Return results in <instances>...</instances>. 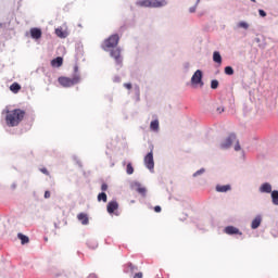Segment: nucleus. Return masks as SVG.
<instances>
[{
    "label": "nucleus",
    "instance_id": "nucleus-5",
    "mask_svg": "<svg viewBox=\"0 0 278 278\" xmlns=\"http://www.w3.org/2000/svg\"><path fill=\"white\" fill-rule=\"evenodd\" d=\"M118 40H121V37L117 34L111 35L103 45L104 51H108V49H114L118 45Z\"/></svg>",
    "mask_w": 278,
    "mask_h": 278
},
{
    "label": "nucleus",
    "instance_id": "nucleus-13",
    "mask_svg": "<svg viewBox=\"0 0 278 278\" xmlns=\"http://www.w3.org/2000/svg\"><path fill=\"white\" fill-rule=\"evenodd\" d=\"M30 36L35 40H38V39L42 38V30H40L39 28H31Z\"/></svg>",
    "mask_w": 278,
    "mask_h": 278
},
{
    "label": "nucleus",
    "instance_id": "nucleus-38",
    "mask_svg": "<svg viewBox=\"0 0 278 278\" xmlns=\"http://www.w3.org/2000/svg\"><path fill=\"white\" fill-rule=\"evenodd\" d=\"M217 112H218L219 114H223V112H225V108H224V106L217 108Z\"/></svg>",
    "mask_w": 278,
    "mask_h": 278
},
{
    "label": "nucleus",
    "instance_id": "nucleus-29",
    "mask_svg": "<svg viewBox=\"0 0 278 278\" xmlns=\"http://www.w3.org/2000/svg\"><path fill=\"white\" fill-rule=\"evenodd\" d=\"M211 88L213 90H216V88H218V80L214 79L211 81Z\"/></svg>",
    "mask_w": 278,
    "mask_h": 278
},
{
    "label": "nucleus",
    "instance_id": "nucleus-3",
    "mask_svg": "<svg viewBox=\"0 0 278 278\" xmlns=\"http://www.w3.org/2000/svg\"><path fill=\"white\" fill-rule=\"evenodd\" d=\"M139 8H165L168 5L166 0H139L137 1Z\"/></svg>",
    "mask_w": 278,
    "mask_h": 278
},
{
    "label": "nucleus",
    "instance_id": "nucleus-44",
    "mask_svg": "<svg viewBox=\"0 0 278 278\" xmlns=\"http://www.w3.org/2000/svg\"><path fill=\"white\" fill-rule=\"evenodd\" d=\"M199 3H201V0H197V5H199Z\"/></svg>",
    "mask_w": 278,
    "mask_h": 278
},
{
    "label": "nucleus",
    "instance_id": "nucleus-20",
    "mask_svg": "<svg viewBox=\"0 0 278 278\" xmlns=\"http://www.w3.org/2000/svg\"><path fill=\"white\" fill-rule=\"evenodd\" d=\"M18 240H21V244H28L29 242V237L23 235V233H17Z\"/></svg>",
    "mask_w": 278,
    "mask_h": 278
},
{
    "label": "nucleus",
    "instance_id": "nucleus-7",
    "mask_svg": "<svg viewBox=\"0 0 278 278\" xmlns=\"http://www.w3.org/2000/svg\"><path fill=\"white\" fill-rule=\"evenodd\" d=\"M191 85L192 86H200L203 88L204 83H203V72L201 70H197L194 74L191 77Z\"/></svg>",
    "mask_w": 278,
    "mask_h": 278
},
{
    "label": "nucleus",
    "instance_id": "nucleus-32",
    "mask_svg": "<svg viewBox=\"0 0 278 278\" xmlns=\"http://www.w3.org/2000/svg\"><path fill=\"white\" fill-rule=\"evenodd\" d=\"M258 14H260V16H262V18L266 17V11H264L262 9L258 10Z\"/></svg>",
    "mask_w": 278,
    "mask_h": 278
},
{
    "label": "nucleus",
    "instance_id": "nucleus-45",
    "mask_svg": "<svg viewBox=\"0 0 278 278\" xmlns=\"http://www.w3.org/2000/svg\"><path fill=\"white\" fill-rule=\"evenodd\" d=\"M251 1H252V3H255L256 0H251Z\"/></svg>",
    "mask_w": 278,
    "mask_h": 278
},
{
    "label": "nucleus",
    "instance_id": "nucleus-17",
    "mask_svg": "<svg viewBox=\"0 0 278 278\" xmlns=\"http://www.w3.org/2000/svg\"><path fill=\"white\" fill-rule=\"evenodd\" d=\"M77 218L81 223V225H88L89 223L88 215L86 213L78 214Z\"/></svg>",
    "mask_w": 278,
    "mask_h": 278
},
{
    "label": "nucleus",
    "instance_id": "nucleus-16",
    "mask_svg": "<svg viewBox=\"0 0 278 278\" xmlns=\"http://www.w3.org/2000/svg\"><path fill=\"white\" fill-rule=\"evenodd\" d=\"M216 192H229L231 185H217L215 188Z\"/></svg>",
    "mask_w": 278,
    "mask_h": 278
},
{
    "label": "nucleus",
    "instance_id": "nucleus-1",
    "mask_svg": "<svg viewBox=\"0 0 278 278\" xmlns=\"http://www.w3.org/2000/svg\"><path fill=\"white\" fill-rule=\"evenodd\" d=\"M23 118H25V111L21 109L9 111L5 116L7 125L9 127H16Z\"/></svg>",
    "mask_w": 278,
    "mask_h": 278
},
{
    "label": "nucleus",
    "instance_id": "nucleus-18",
    "mask_svg": "<svg viewBox=\"0 0 278 278\" xmlns=\"http://www.w3.org/2000/svg\"><path fill=\"white\" fill-rule=\"evenodd\" d=\"M55 34L59 38H67L68 37V33L66 30L62 29L61 27L55 29Z\"/></svg>",
    "mask_w": 278,
    "mask_h": 278
},
{
    "label": "nucleus",
    "instance_id": "nucleus-37",
    "mask_svg": "<svg viewBox=\"0 0 278 278\" xmlns=\"http://www.w3.org/2000/svg\"><path fill=\"white\" fill-rule=\"evenodd\" d=\"M124 87H126L127 90H131V83L124 84Z\"/></svg>",
    "mask_w": 278,
    "mask_h": 278
},
{
    "label": "nucleus",
    "instance_id": "nucleus-36",
    "mask_svg": "<svg viewBox=\"0 0 278 278\" xmlns=\"http://www.w3.org/2000/svg\"><path fill=\"white\" fill-rule=\"evenodd\" d=\"M132 278H142V273L139 271L132 276Z\"/></svg>",
    "mask_w": 278,
    "mask_h": 278
},
{
    "label": "nucleus",
    "instance_id": "nucleus-8",
    "mask_svg": "<svg viewBox=\"0 0 278 278\" xmlns=\"http://www.w3.org/2000/svg\"><path fill=\"white\" fill-rule=\"evenodd\" d=\"M143 163L146 168L150 170V173H153L155 168V161L153 160V150H151L143 159Z\"/></svg>",
    "mask_w": 278,
    "mask_h": 278
},
{
    "label": "nucleus",
    "instance_id": "nucleus-21",
    "mask_svg": "<svg viewBox=\"0 0 278 278\" xmlns=\"http://www.w3.org/2000/svg\"><path fill=\"white\" fill-rule=\"evenodd\" d=\"M249 27H251V25H249L248 22H244V21H240L238 24H237V29H249Z\"/></svg>",
    "mask_w": 278,
    "mask_h": 278
},
{
    "label": "nucleus",
    "instance_id": "nucleus-10",
    "mask_svg": "<svg viewBox=\"0 0 278 278\" xmlns=\"http://www.w3.org/2000/svg\"><path fill=\"white\" fill-rule=\"evenodd\" d=\"M130 186L132 190H136L139 194H142V197L147 194V188L142 187L139 181H132Z\"/></svg>",
    "mask_w": 278,
    "mask_h": 278
},
{
    "label": "nucleus",
    "instance_id": "nucleus-14",
    "mask_svg": "<svg viewBox=\"0 0 278 278\" xmlns=\"http://www.w3.org/2000/svg\"><path fill=\"white\" fill-rule=\"evenodd\" d=\"M262 225V215H256L251 223V229H257Z\"/></svg>",
    "mask_w": 278,
    "mask_h": 278
},
{
    "label": "nucleus",
    "instance_id": "nucleus-12",
    "mask_svg": "<svg viewBox=\"0 0 278 278\" xmlns=\"http://www.w3.org/2000/svg\"><path fill=\"white\" fill-rule=\"evenodd\" d=\"M116 210H118V202L116 201H111L108 203L106 205V211L110 213V214H114V212H116Z\"/></svg>",
    "mask_w": 278,
    "mask_h": 278
},
{
    "label": "nucleus",
    "instance_id": "nucleus-15",
    "mask_svg": "<svg viewBox=\"0 0 278 278\" xmlns=\"http://www.w3.org/2000/svg\"><path fill=\"white\" fill-rule=\"evenodd\" d=\"M63 62H64V59H62L61 56H58L51 61V66H53V68H60Z\"/></svg>",
    "mask_w": 278,
    "mask_h": 278
},
{
    "label": "nucleus",
    "instance_id": "nucleus-42",
    "mask_svg": "<svg viewBox=\"0 0 278 278\" xmlns=\"http://www.w3.org/2000/svg\"><path fill=\"white\" fill-rule=\"evenodd\" d=\"M88 278H98V277H97V275L91 274V275L88 276Z\"/></svg>",
    "mask_w": 278,
    "mask_h": 278
},
{
    "label": "nucleus",
    "instance_id": "nucleus-22",
    "mask_svg": "<svg viewBox=\"0 0 278 278\" xmlns=\"http://www.w3.org/2000/svg\"><path fill=\"white\" fill-rule=\"evenodd\" d=\"M150 129L152 131H157L160 129V122L157 119H154L150 124Z\"/></svg>",
    "mask_w": 278,
    "mask_h": 278
},
{
    "label": "nucleus",
    "instance_id": "nucleus-4",
    "mask_svg": "<svg viewBox=\"0 0 278 278\" xmlns=\"http://www.w3.org/2000/svg\"><path fill=\"white\" fill-rule=\"evenodd\" d=\"M79 81H81V76H79V74H75L73 78L59 77V84H61L63 88H71L73 86H77Z\"/></svg>",
    "mask_w": 278,
    "mask_h": 278
},
{
    "label": "nucleus",
    "instance_id": "nucleus-23",
    "mask_svg": "<svg viewBox=\"0 0 278 278\" xmlns=\"http://www.w3.org/2000/svg\"><path fill=\"white\" fill-rule=\"evenodd\" d=\"M273 205H278V190H274L270 193Z\"/></svg>",
    "mask_w": 278,
    "mask_h": 278
},
{
    "label": "nucleus",
    "instance_id": "nucleus-2",
    "mask_svg": "<svg viewBox=\"0 0 278 278\" xmlns=\"http://www.w3.org/2000/svg\"><path fill=\"white\" fill-rule=\"evenodd\" d=\"M235 142L233 150L235 151H242V148L240 147V141H238V138L235 134H230L228 137L223 139L219 143V149L223 151H227V149H231V144Z\"/></svg>",
    "mask_w": 278,
    "mask_h": 278
},
{
    "label": "nucleus",
    "instance_id": "nucleus-9",
    "mask_svg": "<svg viewBox=\"0 0 278 278\" xmlns=\"http://www.w3.org/2000/svg\"><path fill=\"white\" fill-rule=\"evenodd\" d=\"M258 192L261 194H270L273 192V185L270 182H264L260 186Z\"/></svg>",
    "mask_w": 278,
    "mask_h": 278
},
{
    "label": "nucleus",
    "instance_id": "nucleus-28",
    "mask_svg": "<svg viewBox=\"0 0 278 278\" xmlns=\"http://www.w3.org/2000/svg\"><path fill=\"white\" fill-rule=\"evenodd\" d=\"M224 72H225V75H233V67L226 66Z\"/></svg>",
    "mask_w": 278,
    "mask_h": 278
},
{
    "label": "nucleus",
    "instance_id": "nucleus-46",
    "mask_svg": "<svg viewBox=\"0 0 278 278\" xmlns=\"http://www.w3.org/2000/svg\"><path fill=\"white\" fill-rule=\"evenodd\" d=\"M256 42H260V38L256 39Z\"/></svg>",
    "mask_w": 278,
    "mask_h": 278
},
{
    "label": "nucleus",
    "instance_id": "nucleus-27",
    "mask_svg": "<svg viewBox=\"0 0 278 278\" xmlns=\"http://www.w3.org/2000/svg\"><path fill=\"white\" fill-rule=\"evenodd\" d=\"M135 270H138V267H136V266H134V264H131V263H128V269L126 270V273H131V275H132V273L135 271Z\"/></svg>",
    "mask_w": 278,
    "mask_h": 278
},
{
    "label": "nucleus",
    "instance_id": "nucleus-30",
    "mask_svg": "<svg viewBox=\"0 0 278 278\" xmlns=\"http://www.w3.org/2000/svg\"><path fill=\"white\" fill-rule=\"evenodd\" d=\"M203 173H205V168H201V169L197 170V172L193 174V177H199V175H203Z\"/></svg>",
    "mask_w": 278,
    "mask_h": 278
},
{
    "label": "nucleus",
    "instance_id": "nucleus-39",
    "mask_svg": "<svg viewBox=\"0 0 278 278\" xmlns=\"http://www.w3.org/2000/svg\"><path fill=\"white\" fill-rule=\"evenodd\" d=\"M40 170L43 173V175H49V170H47V168H41Z\"/></svg>",
    "mask_w": 278,
    "mask_h": 278
},
{
    "label": "nucleus",
    "instance_id": "nucleus-25",
    "mask_svg": "<svg viewBox=\"0 0 278 278\" xmlns=\"http://www.w3.org/2000/svg\"><path fill=\"white\" fill-rule=\"evenodd\" d=\"M98 201H103V203H108V194L105 192L99 193Z\"/></svg>",
    "mask_w": 278,
    "mask_h": 278
},
{
    "label": "nucleus",
    "instance_id": "nucleus-24",
    "mask_svg": "<svg viewBox=\"0 0 278 278\" xmlns=\"http://www.w3.org/2000/svg\"><path fill=\"white\" fill-rule=\"evenodd\" d=\"M10 90H11V92H18V90H21V85H18L17 83H13L10 86Z\"/></svg>",
    "mask_w": 278,
    "mask_h": 278
},
{
    "label": "nucleus",
    "instance_id": "nucleus-35",
    "mask_svg": "<svg viewBox=\"0 0 278 278\" xmlns=\"http://www.w3.org/2000/svg\"><path fill=\"white\" fill-rule=\"evenodd\" d=\"M154 212H156V213L162 212V206L156 205V206L154 207Z\"/></svg>",
    "mask_w": 278,
    "mask_h": 278
},
{
    "label": "nucleus",
    "instance_id": "nucleus-41",
    "mask_svg": "<svg viewBox=\"0 0 278 278\" xmlns=\"http://www.w3.org/2000/svg\"><path fill=\"white\" fill-rule=\"evenodd\" d=\"M113 81H121V77L115 76L114 79H113Z\"/></svg>",
    "mask_w": 278,
    "mask_h": 278
},
{
    "label": "nucleus",
    "instance_id": "nucleus-40",
    "mask_svg": "<svg viewBox=\"0 0 278 278\" xmlns=\"http://www.w3.org/2000/svg\"><path fill=\"white\" fill-rule=\"evenodd\" d=\"M78 71H79V67H78V66H75V67H74V73H76L75 75H77Z\"/></svg>",
    "mask_w": 278,
    "mask_h": 278
},
{
    "label": "nucleus",
    "instance_id": "nucleus-47",
    "mask_svg": "<svg viewBox=\"0 0 278 278\" xmlns=\"http://www.w3.org/2000/svg\"><path fill=\"white\" fill-rule=\"evenodd\" d=\"M0 27H2V24H0Z\"/></svg>",
    "mask_w": 278,
    "mask_h": 278
},
{
    "label": "nucleus",
    "instance_id": "nucleus-43",
    "mask_svg": "<svg viewBox=\"0 0 278 278\" xmlns=\"http://www.w3.org/2000/svg\"><path fill=\"white\" fill-rule=\"evenodd\" d=\"M88 245L90 247V249H97V244H94V245H90V243H88Z\"/></svg>",
    "mask_w": 278,
    "mask_h": 278
},
{
    "label": "nucleus",
    "instance_id": "nucleus-11",
    "mask_svg": "<svg viewBox=\"0 0 278 278\" xmlns=\"http://www.w3.org/2000/svg\"><path fill=\"white\" fill-rule=\"evenodd\" d=\"M225 233H227V236H242V232L240 231V229L233 227V226H228L224 229Z\"/></svg>",
    "mask_w": 278,
    "mask_h": 278
},
{
    "label": "nucleus",
    "instance_id": "nucleus-19",
    "mask_svg": "<svg viewBox=\"0 0 278 278\" xmlns=\"http://www.w3.org/2000/svg\"><path fill=\"white\" fill-rule=\"evenodd\" d=\"M213 61H214L216 64H223V56H220V52L215 51V52L213 53Z\"/></svg>",
    "mask_w": 278,
    "mask_h": 278
},
{
    "label": "nucleus",
    "instance_id": "nucleus-6",
    "mask_svg": "<svg viewBox=\"0 0 278 278\" xmlns=\"http://www.w3.org/2000/svg\"><path fill=\"white\" fill-rule=\"evenodd\" d=\"M121 48H115L110 51V55L113 58V60H115L117 68L123 67V55H121Z\"/></svg>",
    "mask_w": 278,
    "mask_h": 278
},
{
    "label": "nucleus",
    "instance_id": "nucleus-26",
    "mask_svg": "<svg viewBox=\"0 0 278 278\" xmlns=\"http://www.w3.org/2000/svg\"><path fill=\"white\" fill-rule=\"evenodd\" d=\"M126 173L127 175H134V165H131V163L126 165Z\"/></svg>",
    "mask_w": 278,
    "mask_h": 278
},
{
    "label": "nucleus",
    "instance_id": "nucleus-33",
    "mask_svg": "<svg viewBox=\"0 0 278 278\" xmlns=\"http://www.w3.org/2000/svg\"><path fill=\"white\" fill-rule=\"evenodd\" d=\"M43 197H45V199H51V192L46 191Z\"/></svg>",
    "mask_w": 278,
    "mask_h": 278
},
{
    "label": "nucleus",
    "instance_id": "nucleus-31",
    "mask_svg": "<svg viewBox=\"0 0 278 278\" xmlns=\"http://www.w3.org/2000/svg\"><path fill=\"white\" fill-rule=\"evenodd\" d=\"M199 4H197V2H195V4L193 5V7H190L189 8V12H190V14H194V12H197V7H198Z\"/></svg>",
    "mask_w": 278,
    "mask_h": 278
},
{
    "label": "nucleus",
    "instance_id": "nucleus-34",
    "mask_svg": "<svg viewBox=\"0 0 278 278\" xmlns=\"http://www.w3.org/2000/svg\"><path fill=\"white\" fill-rule=\"evenodd\" d=\"M101 190L102 192H105V190H108V184H102Z\"/></svg>",
    "mask_w": 278,
    "mask_h": 278
}]
</instances>
